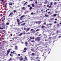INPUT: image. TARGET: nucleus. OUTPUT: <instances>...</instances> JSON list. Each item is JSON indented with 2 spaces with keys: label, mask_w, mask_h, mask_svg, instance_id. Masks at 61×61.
<instances>
[{
  "label": "nucleus",
  "mask_w": 61,
  "mask_h": 61,
  "mask_svg": "<svg viewBox=\"0 0 61 61\" xmlns=\"http://www.w3.org/2000/svg\"><path fill=\"white\" fill-rule=\"evenodd\" d=\"M40 37H38L35 38V41L36 42H39L40 41Z\"/></svg>",
  "instance_id": "nucleus-1"
},
{
  "label": "nucleus",
  "mask_w": 61,
  "mask_h": 61,
  "mask_svg": "<svg viewBox=\"0 0 61 61\" xmlns=\"http://www.w3.org/2000/svg\"><path fill=\"white\" fill-rule=\"evenodd\" d=\"M30 31H31L32 33H35V30H34L33 29H31Z\"/></svg>",
  "instance_id": "nucleus-2"
},
{
  "label": "nucleus",
  "mask_w": 61,
  "mask_h": 61,
  "mask_svg": "<svg viewBox=\"0 0 61 61\" xmlns=\"http://www.w3.org/2000/svg\"><path fill=\"white\" fill-rule=\"evenodd\" d=\"M13 12L10 13L9 14V16H10L11 17H12V16H13Z\"/></svg>",
  "instance_id": "nucleus-3"
},
{
  "label": "nucleus",
  "mask_w": 61,
  "mask_h": 61,
  "mask_svg": "<svg viewBox=\"0 0 61 61\" xmlns=\"http://www.w3.org/2000/svg\"><path fill=\"white\" fill-rule=\"evenodd\" d=\"M10 52V49H9L7 50V55H8V54Z\"/></svg>",
  "instance_id": "nucleus-4"
},
{
  "label": "nucleus",
  "mask_w": 61,
  "mask_h": 61,
  "mask_svg": "<svg viewBox=\"0 0 61 61\" xmlns=\"http://www.w3.org/2000/svg\"><path fill=\"white\" fill-rule=\"evenodd\" d=\"M30 39H34L35 37H30Z\"/></svg>",
  "instance_id": "nucleus-5"
},
{
  "label": "nucleus",
  "mask_w": 61,
  "mask_h": 61,
  "mask_svg": "<svg viewBox=\"0 0 61 61\" xmlns=\"http://www.w3.org/2000/svg\"><path fill=\"white\" fill-rule=\"evenodd\" d=\"M49 43L50 44H51V46H53L54 44H52V42L50 41Z\"/></svg>",
  "instance_id": "nucleus-6"
},
{
  "label": "nucleus",
  "mask_w": 61,
  "mask_h": 61,
  "mask_svg": "<svg viewBox=\"0 0 61 61\" xmlns=\"http://www.w3.org/2000/svg\"><path fill=\"white\" fill-rule=\"evenodd\" d=\"M12 58H10L8 60V61H12Z\"/></svg>",
  "instance_id": "nucleus-7"
},
{
  "label": "nucleus",
  "mask_w": 61,
  "mask_h": 61,
  "mask_svg": "<svg viewBox=\"0 0 61 61\" xmlns=\"http://www.w3.org/2000/svg\"><path fill=\"white\" fill-rule=\"evenodd\" d=\"M17 23L18 22H20V20L18 19H17Z\"/></svg>",
  "instance_id": "nucleus-8"
},
{
  "label": "nucleus",
  "mask_w": 61,
  "mask_h": 61,
  "mask_svg": "<svg viewBox=\"0 0 61 61\" xmlns=\"http://www.w3.org/2000/svg\"><path fill=\"white\" fill-rule=\"evenodd\" d=\"M17 48V46H15V50H17L18 49V48Z\"/></svg>",
  "instance_id": "nucleus-9"
},
{
  "label": "nucleus",
  "mask_w": 61,
  "mask_h": 61,
  "mask_svg": "<svg viewBox=\"0 0 61 61\" xmlns=\"http://www.w3.org/2000/svg\"><path fill=\"white\" fill-rule=\"evenodd\" d=\"M19 58H20L19 60L20 61H22V60H23V58H21L20 57Z\"/></svg>",
  "instance_id": "nucleus-10"
},
{
  "label": "nucleus",
  "mask_w": 61,
  "mask_h": 61,
  "mask_svg": "<svg viewBox=\"0 0 61 61\" xmlns=\"http://www.w3.org/2000/svg\"><path fill=\"white\" fill-rule=\"evenodd\" d=\"M12 2H9V5H12V3H11Z\"/></svg>",
  "instance_id": "nucleus-11"
},
{
  "label": "nucleus",
  "mask_w": 61,
  "mask_h": 61,
  "mask_svg": "<svg viewBox=\"0 0 61 61\" xmlns=\"http://www.w3.org/2000/svg\"><path fill=\"white\" fill-rule=\"evenodd\" d=\"M23 34V33H21L19 35V36H21Z\"/></svg>",
  "instance_id": "nucleus-12"
},
{
  "label": "nucleus",
  "mask_w": 61,
  "mask_h": 61,
  "mask_svg": "<svg viewBox=\"0 0 61 61\" xmlns=\"http://www.w3.org/2000/svg\"><path fill=\"white\" fill-rule=\"evenodd\" d=\"M25 45L26 46H27V45H28V43H27V42L26 41L25 43Z\"/></svg>",
  "instance_id": "nucleus-13"
},
{
  "label": "nucleus",
  "mask_w": 61,
  "mask_h": 61,
  "mask_svg": "<svg viewBox=\"0 0 61 61\" xmlns=\"http://www.w3.org/2000/svg\"><path fill=\"white\" fill-rule=\"evenodd\" d=\"M25 25V23H24L23 24H21V26H24Z\"/></svg>",
  "instance_id": "nucleus-14"
},
{
  "label": "nucleus",
  "mask_w": 61,
  "mask_h": 61,
  "mask_svg": "<svg viewBox=\"0 0 61 61\" xmlns=\"http://www.w3.org/2000/svg\"><path fill=\"white\" fill-rule=\"evenodd\" d=\"M27 3V2H26L25 3L24 2H23V3L24 4V5H26V3Z\"/></svg>",
  "instance_id": "nucleus-15"
},
{
  "label": "nucleus",
  "mask_w": 61,
  "mask_h": 61,
  "mask_svg": "<svg viewBox=\"0 0 61 61\" xmlns=\"http://www.w3.org/2000/svg\"><path fill=\"white\" fill-rule=\"evenodd\" d=\"M32 9V7H30L29 8V9H30V10H31V9Z\"/></svg>",
  "instance_id": "nucleus-16"
},
{
  "label": "nucleus",
  "mask_w": 61,
  "mask_h": 61,
  "mask_svg": "<svg viewBox=\"0 0 61 61\" xmlns=\"http://www.w3.org/2000/svg\"><path fill=\"white\" fill-rule=\"evenodd\" d=\"M47 2H48V1H45L44 2L45 4H46V3H47Z\"/></svg>",
  "instance_id": "nucleus-17"
},
{
  "label": "nucleus",
  "mask_w": 61,
  "mask_h": 61,
  "mask_svg": "<svg viewBox=\"0 0 61 61\" xmlns=\"http://www.w3.org/2000/svg\"><path fill=\"white\" fill-rule=\"evenodd\" d=\"M30 29V28H27V30H26L27 31H29V30Z\"/></svg>",
  "instance_id": "nucleus-18"
},
{
  "label": "nucleus",
  "mask_w": 61,
  "mask_h": 61,
  "mask_svg": "<svg viewBox=\"0 0 61 61\" xmlns=\"http://www.w3.org/2000/svg\"><path fill=\"white\" fill-rule=\"evenodd\" d=\"M56 15H57L56 14H54L53 15V16H56Z\"/></svg>",
  "instance_id": "nucleus-19"
},
{
  "label": "nucleus",
  "mask_w": 61,
  "mask_h": 61,
  "mask_svg": "<svg viewBox=\"0 0 61 61\" xmlns=\"http://www.w3.org/2000/svg\"><path fill=\"white\" fill-rule=\"evenodd\" d=\"M16 10H14L13 12L14 13H15V12H16Z\"/></svg>",
  "instance_id": "nucleus-20"
},
{
  "label": "nucleus",
  "mask_w": 61,
  "mask_h": 61,
  "mask_svg": "<svg viewBox=\"0 0 61 61\" xmlns=\"http://www.w3.org/2000/svg\"><path fill=\"white\" fill-rule=\"evenodd\" d=\"M6 25H9V23H6Z\"/></svg>",
  "instance_id": "nucleus-21"
},
{
  "label": "nucleus",
  "mask_w": 61,
  "mask_h": 61,
  "mask_svg": "<svg viewBox=\"0 0 61 61\" xmlns=\"http://www.w3.org/2000/svg\"><path fill=\"white\" fill-rule=\"evenodd\" d=\"M10 56H12V57H13V56H14V55H13L12 54H10Z\"/></svg>",
  "instance_id": "nucleus-22"
},
{
  "label": "nucleus",
  "mask_w": 61,
  "mask_h": 61,
  "mask_svg": "<svg viewBox=\"0 0 61 61\" xmlns=\"http://www.w3.org/2000/svg\"><path fill=\"white\" fill-rule=\"evenodd\" d=\"M24 50H25V51H26V50H27V49H26V48H25L24 49Z\"/></svg>",
  "instance_id": "nucleus-23"
},
{
  "label": "nucleus",
  "mask_w": 61,
  "mask_h": 61,
  "mask_svg": "<svg viewBox=\"0 0 61 61\" xmlns=\"http://www.w3.org/2000/svg\"><path fill=\"white\" fill-rule=\"evenodd\" d=\"M25 17V15H23L21 17V18H23V17Z\"/></svg>",
  "instance_id": "nucleus-24"
},
{
  "label": "nucleus",
  "mask_w": 61,
  "mask_h": 61,
  "mask_svg": "<svg viewBox=\"0 0 61 61\" xmlns=\"http://www.w3.org/2000/svg\"><path fill=\"white\" fill-rule=\"evenodd\" d=\"M31 5L32 7H34V4H32Z\"/></svg>",
  "instance_id": "nucleus-25"
},
{
  "label": "nucleus",
  "mask_w": 61,
  "mask_h": 61,
  "mask_svg": "<svg viewBox=\"0 0 61 61\" xmlns=\"http://www.w3.org/2000/svg\"><path fill=\"white\" fill-rule=\"evenodd\" d=\"M15 53V51H13L12 52H11L10 53L11 54H12L13 53Z\"/></svg>",
  "instance_id": "nucleus-26"
},
{
  "label": "nucleus",
  "mask_w": 61,
  "mask_h": 61,
  "mask_svg": "<svg viewBox=\"0 0 61 61\" xmlns=\"http://www.w3.org/2000/svg\"><path fill=\"white\" fill-rule=\"evenodd\" d=\"M22 8L23 9H24V10H25V8L24 7H23Z\"/></svg>",
  "instance_id": "nucleus-27"
},
{
  "label": "nucleus",
  "mask_w": 61,
  "mask_h": 61,
  "mask_svg": "<svg viewBox=\"0 0 61 61\" xmlns=\"http://www.w3.org/2000/svg\"><path fill=\"white\" fill-rule=\"evenodd\" d=\"M40 23H41V21H38V24H40Z\"/></svg>",
  "instance_id": "nucleus-28"
},
{
  "label": "nucleus",
  "mask_w": 61,
  "mask_h": 61,
  "mask_svg": "<svg viewBox=\"0 0 61 61\" xmlns=\"http://www.w3.org/2000/svg\"><path fill=\"white\" fill-rule=\"evenodd\" d=\"M56 4H57V3H56V2H55L54 3V5H56Z\"/></svg>",
  "instance_id": "nucleus-29"
},
{
  "label": "nucleus",
  "mask_w": 61,
  "mask_h": 61,
  "mask_svg": "<svg viewBox=\"0 0 61 61\" xmlns=\"http://www.w3.org/2000/svg\"><path fill=\"white\" fill-rule=\"evenodd\" d=\"M25 31H24L23 33V35H24V34H25Z\"/></svg>",
  "instance_id": "nucleus-30"
},
{
  "label": "nucleus",
  "mask_w": 61,
  "mask_h": 61,
  "mask_svg": "<svg viewBox=\"0 0 61 61\" xmlns=\"http://www.w3.org/2000/svg\"><path fill=\"white\" fill-rule=\"evenodd\" d=\"M19 57H19L18 56V57H16V59H18V58H19Z\"/></svg>",
  "instance_id": "nucleus-31"
},
{
  "label": "nucleus",
  "mask_w": 61,
  "mask_h": 61,
  "mask_svg": "<svg viewBox=\"0 0 61 61\" xmlns=\"http://www.w3.org/2000/svg\"><path fill=\"white\" fill-rule=\"evenodd\" d=\"M31 42H32V43H34V42H35V41L33 40Z\"/></svg>",
  "instance_id": "nucleus-32"
},
{
  "label": "nucleus",
  "mask_w": 61,
  "mask_h": 61,
  "mask_svg": "<svg viewBox=\"0 0 61 61\" xmlns=\"http://www.w3.org/2000/svg\"><path fill=\"white\" fill-rule=\"evenodd\" d=\"M45 15L46 17H48V16L46 14H45Z\"/></svg>",
  "instance_id": "nucleus-33"
},
{
  "label": "nucleus",
  "mask_w": 61,
  "mask_h": 61,
  "mask_svg": "<svg viewBox=\"0 0 61 61\" xmlns=\"http://www.w3.org/2000/svg\"><path fill=\"white\" fill-rule=\"evenodd\" d=\"M52 38L51 37H49V39H51Z\"/></svg>",
  "instance_id": "nucleus-34"
},
{
  "label": "nucleus",
  "mask_w": 61,
  "mask_h": 61,
  "mask_svg": "<svg viewBox=\"0 0 61 61\" xmlns=\"http://www.w3.org/2000/svg\"><path fill=\"white\" fill-rule=\"evenodd\" d=\"M50 19L51 20H53V19H52L51 18Z\"/></svg>",
  "instance_id": "nucleus-35"
},
{
  "label": "nucleus",
  "mask_w": 61,
  "mask_h": 61,
  "mask_svg": "<svg viewBox=\"0 0 61 61\" xmlns=\"http://www.w3.org/2000/svg\"><path fill=\"white\" fill-rule=\"evenodd\" d=\"M45 27V26L44 25H43L41 26L42 28H43V27Z\"/></svg>",
  "instance_id": "nucleus-36"
},
{
  "label": "nucleus",
  "mask_w": 61,
  "mask_h": 61,
  "mask_svg": "<svg viewBox=\"0 0 61 61\" xmlns=\"http://www.w3.org/2000/svg\"><path fill=\"white\" fill-rule=\"evenodd\" d=\"M36 31H39V29H37L36 30Z\"/></svg>",
  "instance_id": "nucleus-37"
},
{
  "label": "nucleus",
  "mask_w": 61,
  "mask_h": 61,
  "mask_svg": "<svg viewBox=\"0 0 61 61\" xmlns=\"http://www.w3.org/2000/svg\"><path fill=\"white\" fill-rule=\"evenodd\" d=\"M21 18V17H20V20H22L23 19H22V18Z\"/></svg>",
  "instance_id": "nucleus-38"
},
{
  "label": "nucleus",
  "mask_w": 61,
  "mask_h": 61,
  "mask_svg": "<svg viewBox=\"0 0 61 61\" xmlns=\"http://www.w3.org/2000/svg\"><path fill=\"white\" fill-rule=\"evenodd\" d=\"M36 23V24H38V21H36L35 22Z\"/></svg>",
  "instance_id": "nucleus-39"
},
{
  "label": "nucleus",
  "mask_w": 61,
  "mask_h": 61,
  "mask_svg": "<svg viewBox=\"0 0 61 61\" xmlns=\"http://www.w3.org/2000/svg\"><path fill=\"white\" fill-rule=\"evenodd\" d=\"M3 29V28L0 27V29Z\"/></svg>",
  "instance_id": "nucleus-40"
},
{
  "label": "nucleus",
  "mask_w": 61,
  "mask_h": 61,
  "mask_svg": "<svg viewBox=\"0 0 61 61\" xmlns=\"http://www.w3.org/2000/svg\"><path fill=\"white\" fill-rule=\"evenodd\" d=\"M15 39H17V37H14Z\"/></svg>",
  "instance_id": "nucleus-41"
},
{
  "label": "nucleus",
  "mask_w": 61,
  "mask_h": 61,
  "mask_svg": "<svg viewBox=\"0 0 61 61\" xmlns=\"http://www.w3.org/2000/svg\"><path fill=\"white\" fill-rule=\"evenodd\" d=\"M18 25H20V23H19V22H18Z\"/></svg>",
  "instance_id": "nucleus-42"
},
{
  "label": "nucleus",
  "mask_w": 61,
  "mask_h": 61,
  "mask_svg": "<svg viewBox=\"0 0 61 61\" xmlns=\"http://www.w3.org/2000/svg\"><path fill=\"white\" fill-rule=\"evenodd\" d=\"M38 57H36V59H38Z\"/></svg>",
  "instance_id": "nucleus-43"
},
{
  "label": "nucleus",
  "mask_w": 61,
  "mask_h": 61,
  "mask_svg": "<svg viewBox=\"0 0 61 61\" xmlns=\"http://www.w3.org/2000/svg\"><path fill=\"white\" fill-rule=\"evenodd\" d=\"M25 58L26 59H27V57H26V56H25Z\"/></svg>",
  "instance_id": "nucleus-44"
},
{
  "label": "nucleus",
  "mask_w": 61,
  "mask_h": 61,
  "mask_svg": "<svg viewBox=\"0 0 61 61\" xmlns=\"http://www.w3.org/2000/svg\"><path fill=\"white\" fill-rule=\"evenodd\" d=\"M33 14H34V13L33 12H32L31 13V15H33Z\"/></svg>",
  "instance_id": "nucleus-45"
},
{
  "label": "nucleus",
  "mask_w": 61,
  "mask_h": 61,
  "mask_svg": "<svg viewBox=\"0 0 61 61\" xmlns=\"http://www.w3.org/2000/svg\"><path fill=\"white\" fill-rule=\"evenodd\" d=\"M56 23H57V22H56V21H55L54 22V24H56Z\"/></svg>",
  "instance_id": "nucleus-46"
},
{
  "label": "nucleus",
  "mask_w": 61,
  "mask_h": 61,
  "mask_svg": "<svg viewBox=\"0 0 61 61\" xmlns=\"http://www.w3.org/2000/svg\"><path fill=\"white\" fill-rule=\"evenodd\" d=\"M32 55H35V53H32Z\"/></svg>",
  "instance_id": "nucleus-47"
},
{
  "label": "nucleus",
  "mask_w": 61,
  "mask_h": 61,
  "mask_svg": "<svg viewBox=\"0 0 61 61\" xmlns=\"http://www.w3.org/2000/svg\"><path fill=\"white\" fill-rule=\"evenodd\" d=\"M31 51H34V50L33 49H31Z\"/></svg>",
  "instance_id": "nucleus-48"
},
{
  "label": "nucleus",
  "mask_w": 61,
  "mask_h": 61,
  "mask_svg": "<svg viewBox=\"0 0 61 61\" xmlns=\"http://www.w3.org/2000/svg\"><path fill=\"white\" fill-rule=\"evenodd\" d=\"M50 4L51 5H52V2H51Z\"/></svg>",
  "instance_id": "nucleus-49"
},
{
  "label": "nucleus",
  "mask_w": 61,
  "mask_h": 61,
  "mask_svg": "<svg viewBox=\"0 0 61 61\" xmlns=\"http://www.w3.org/2000/svg\"><path fill=\"white\" fill-rule=\"evenodd\" d=\"M5 18H4L3 19V22L5 21Z\"/></svg>",
  "instance_id": "nucleus-50"
},
{
  "label": "nucleus",
  "mask_w": 61,
  "mask_h": 61,
  "mask_svg": "<svg viewBox=\"0 0 61 61\" xmlns=\"http://www.w3.org/2000/svg\"><path fill=\"white\" fill-rule=\"evenodd\" d=\"M24 30H25V31H26V28H24Z\"/></svg>",
  "instance_id": "nucleus-51"
},
{
  "label": "nucleus",
  "mask_w": 61,
  "mask_h": 61,
  "mask_svg": "<svg viewBox=\"0 0 61 61\" xmlns=\"http://www.w3.org/2000/svg\"><path fill=\"white\" fill-rule=\"evenodd\" d=\"M20 57L21 58H23V57H22V56H20Z\"/></svg>",
  "instance_id": "nucleus-52"
},
{
  "label": "nucleus",
  "mask_w": 61,
  "mask_h": 61,
  "mask_svg": "<svg viewBox=\"0 0 61 61\" xmlns=\"http://www.w3.org/2000/svg\"><path fill=\"white\" fill-rule=\"evenodd\" d=\"M37 33H36L35 34V36H37Z\"/></svg>",
  "instance_id": "nucleus-53"
},
{
  "label": "nucleus",
  "mask_w": 61,
  "mask_h": 61,
  "mask_svg": "<svg viewBox=\"0 0 61 61\" xmlns=\"http://www.w3.org/2000/svg\"><path fill=\"white\" fill-rule=\"evenodd\" d=\"M49 25H52V24L50 23L49 24Z\"/></svg>",
  "instance_id": "nucleus-54"
},
{
  "label": "nucleus",
  "mask_w": 61,
  "mask_h": 61,
  "mask_svg": "<svg viewBox=\"0 0 61 61\" xmlns=\"http://www.w3.org/2000/svg\"><path fill=\"white\" fill-rule=\"evenodd\" d=\"M18 56H20V54H18Z\"/></svg>",
  "instance_id": "nucleus-55"
},
{
  "label": "nucleus",
  "mask_w": 61,
  "mask_h": 61,
  "mask_svg": "<svg viewBox=\"0 0 61 61\" xmlns=\"http://www.w3.org/2000/svg\"><path fill=\"white\" fill-rule=\"evenodd\" d=\"M26 51H23V53H25V52H26Z\"/></svg>",
  "instance_id": "nucleus-56"
},
{
  "label": "nucleus",
  "mask_w": 61,
  "mask_h": 61,
  "mask_svg": "<svg viewBox=\"0 0 61 61\" xmlns=\"http://www.w3.org/2000/svg\"><path fill=\"white\" fill-rule=\"evenodd\" d=\"M27 34H30V32H28V33H27Z\"/></svg>",
  "instance_id": "nucleus-57"
},
{
  "label": "nucleus",
  "mask_w": 61,
  "mask_h": 61,
  "mask_svg": "<svg viewBox=\"0 0 61 61\" xmlns=\"http://www.w3.org/2000/svg\"><path fill=\"white\" fill-rule=\"evenodd\" d=\"M36 4H37V1H36L35 2Z\"/></svg>",
  "instance_id": "nucleus-58"
},
{
  "label": "nucleus",
  "mask_w": 61,
  "mask_h": 61,
  "mask_svg": "<svg viewBox=\"0 0 61 61\" xmlns=\"http://www.w3.org/2000/svg\"><path fill=\"white\" fill-rule=\"evenodd\" d=\"M48 14H49V13H50V11H49L48 12Z\"/></svg>",
  "instance_id": "nucleus-59"
},
{
  "label": "nucleus",
  "mask_w": 61,
  "mask_h": 61,
  "mask_svg": "<svg viewBox=\"0 0 61 61\" xmlns=\"http://www.w3.org/2000/svg\"><path fill=\"white\" fill-rule=\"evenodd\" d=\"M55 38V36H53V37L52 38H53L54 39V38Z\"/></svg>",
  "instance_id": "nucleus-60"
},
{
  "label": "nucleus",
  "mask_w": 61,
  "mask_h": 61,
  "mask_svg": "<svg viewBox=\"0 0 61 61\" xmlns=\"http://www.w3.org/2000/svg\"><path fill=\"white\" fill-rule=\"evenodd\" d=\"M59 32V31H58V30H57V33H58V32Z\"/></svg>",
  "instance_id": "nucleus-61"
},
{
  "label": "nucleus",
  "mask_w": 61,
  "mask_h": 61,
  "mask_svg": "<svg viewBox=\"0 0 61 61\" xmlns=\"http://www.w3.org/2000/svg\"><path fill=\"white\" fill-rule=\"evenodd\" d=\"M61 37V36H59L58 37V38H60V37Z\"/></svg>",
  "instance_id": "nucleus-62"
},
{
  "label": "nucleus",
  "mask_w": 61,
  "mask_h": 61,
  "mask_svg": "<svg viewBox=\"0 0 61 61\" xmlns=\"http://www.w3.org/2000/svg\"><path fill=\"white\" fill-rule=\"evenodd\" d=\"M52 13H51L50 14V15H52Z\"/></svg>",
  "instance_id": "nucleus-63"
},
{
  "label": "nucleus",
  "mask_w": 61,
  "mask_h": 61,
  "mask_svg": "<svg viewBox=\"0 0 61 61\" xmlns=\"http://www.w3.org/2000/svg\"><path fill=\"white\" fill-rule=\"evenodd\" d=\"M30 5H28V7H30Z\"/></svg>",
  "instance_id": "nucleus-64"
}]
</instances>
